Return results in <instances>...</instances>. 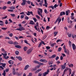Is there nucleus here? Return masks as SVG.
I'll use <instances>...</instances> for the list:
<instances>
[{"instance_id":"nucleus-61","label":"nucleus","mask_w":76,"mask_h":76,"mask_svg":"<svg viewBox=\"0 0 76 76\" xmlns=\"http://www.w3.org/2000/svg\"><path fill=\"white\" fill-rule=\"evenodd\" d=\"M9 69H5V71L6 72H9Z\"/></svg>"},{"instance_id":"nucleus-27","label":"nucleus","mask_w":76,"mask_h":76,"mask_svg":"<svg viewBox=\"0 0 76 76\" xmlns=\"http://www.w3.org/2000/svg\"><path fill=\"white\" fill-rule=\"evenodd\" d=\"M19 52L18 51H15V54H16V55H19Z\"/></svg>"},{"instance_id":"nucleus-19","label":"nucleus","mask_w":76,"mask_h":76,"mask_svg":"<svg viewBox=\"0 0 76 76\" xmlns=\"http://www.w3.org/2000/svg\"><path fill=\"white\" fill-rule=\"evenodd\" d=\"M69 13H70V10H68L66 12V15L68 16L69 15Z\"/></svg>"},{"instance_id":"nucleus-32","label":"nucleus","mask_w":76,"mask_h":76,"mask_svg":"<svg viewBox=\"0 0 76 76\" xmlns=\"http://www.w3.org/2000/svg\"><path fill=\"white\" fill-rule=\"evenodd\" d=\"M39 64V65H41V66H42L44 65V64L40 62H39V64Z\"/></svg>"},{"instance_id":"nucleus-10","label":"nucleus","mask_w":76,"mask_h":76,"mask_svg":"<svg viewBox=\"0 0 76 76\" xmlns=\"http://www.w3.org/2000/svg\"><path fill=\"white\" fill-rule=\"evenodd\" d=\"M37 26H39V25L38 24V23L37 22L36 23V25L34 26V28H35L36 30H37V31L38 29V28H37Z\"/></svg>"},{"instance_id":"nucleus-8","label":"nucleus","mask_w":76,"mask_h":76,"mask_svg":"<svg viewBox=\"0 0 76 76\" xmlns=\"http://www.w3.org/2000/svg\"><path fill=\"white\" fill-rule=\"evenodd\" d=\"M16 58L18 59L20 61H22V58L20 56H17L16 57Z\"/></svg>"},{"instance_id":"nucleus-31","label":"nucleus","mask_w":76,"mask_h":76,"mask_svg":"<svg viewBox=\"0 0 76 76\" xmlns=\"http://www.w3.org/2000/svg\"><path fill=\"white\" fill-rule=\"evenodd\" d=\"M10 15L12 17H15V14H10Z\"/></svg>"},{"instance_id":"nucleus-37","label":"nucleus","mask_w":76,"mask_h":76,"mask_svg":"<svg viewBox=\"0 0 76 76\" xmlns=\"http://www.w3.org/2000/svg\"><path fill=\"white\" fill-rule=\"evenodd\" d=\"M46 48L47 50H49V49H50V47L49 46H47L46 47Z\"/></svg>"},{"instance_id":"nucleus-2","label":"nucleus","mask_w":76,"mask_h":76,"mask_svg":"<svg viewBox=\"0 0 76 76\" xmlns=\"http://www.w3.org/2000/svg\"><path fill=\"white\" fill-rule=\"evenodd\" d=\"M32 50H33V49L32 48L29 49L26 51L27 54H30L31 53V52H32Z\"/></svg>"},{"instance_id":"nucleus-35","label":"nucleus","mask_w":76,"mask_h":76,"mask_svg":"<svg viewBox=\"0 0 76 76\" xmlns=\"http://www.w3.org/2000/svg\"><path fill=\"white\" fill-rule=\"evenodd\" d=\"M8 12H13V10H8Z\"/></svg>"},{"instance_id":"nucleus-38","label":"nucleus","mask_w":76,"mask_h":76,"mask_svg":"<svg viewBox=\"0 0 76 76\" xmlns=\"http://www.w3.org/2000/svg\"><path fill=\"white\" fill-rule=\"evenodd\" d=\"M46 38H47V35H45L43 38H42L43 40H44V39H45Z\"/></svg>"},{"instance_id":"nucleus-5","label":"nucleus","mask_w":76,"mask_h":76,"mask_svg":"<svg viewBox=\"0 0 76 76\" xmlns=\"http://www.w3.org/2000/svg\"><path fill=\"white\" fill-rule=\"evenodd\" d=\"M45 4H43V6H45L46 7H47V0H44Z\"/></svg>"},{"instance_id":"nucleus-12","label":"nucleus","mask_w":76,"mask_h":76,"mask_svg":"<svg viewBox=\"0 0 76 76\" xmlns=\"http://www.w3.org/2000/svg\"><path fill=\"white\" fill-rule=\"evenodd\" d=\"M66 13L64 12H61L60 14V15L61 16H63V15H65Z\"/></svg>"},{"instance_id":"nucleus-23","label":"nucleus","mask_w":76,"mask_h":76,"mask_svg":"<svg viewBox=\"0 0 76 76\" xmlns=\"http://www.w3.org/2000/svg\"><path fill=\"white\" fill-rule=\"evenodd\" d=\"M1 65L2 67H5V66H6V64L5 63H2Z\"/></svg>"},{"instance_id":"nucleus-51","label":"nucleus","mask_w":76,"mask_h":76,"mask_svg":"<svg viewBox=\"0 0 76 76\" xmlns=\"http://www.w3.org/2000/svg\"><path fill=\"white\" fill-rule=\"evenodd\" d=\"M69 44L70 46V45H72V42H71V41H69Z\"/></svg>"},{"instance_id":"nucleus-33","label":"nucleus","mask_w":76,"mask_h":76,"mask_svg":"<svg viewBox=\"0 0 76 76\" xmlns=\"http://www.w3.org/2000/svg\"><path fill=\"white\" fill-rule=\"evenodd\" d=\"M62 49V48H61V47L59 48H58V51L59 52H60V51H61V50Z\"/></svg>"},{"instance_id":"nucleus-46","label":"nucleus","mask_w":76,"mask_h":76,"mask_svg":"<svg viewBox=\"0 0 76 76\" xmlns=\"http://www.w3.org/2000/svg\"><path fill=\"white\" fill-rule=\"evenodd\" d=\"M54 8H55V9H56V7H58V5H57V4H55L54 5Z\"/></svg>"},{"instance_id":"nucleus-18","label":"nucleus","mask_w":76,"mask_h":76,"mask_svg":"<svg viewBox=\"0 0 76 76\" xmlns=\"http://www.w3.org/2000/svg\"><path fill=\"white\" fill-rule=\"evenodd\" d=\"M33 63H35V64H38L39 63V62L37 60H34L33 61Z\"/></svg>"},{"instance_id":"nucleus-59","label":"nucleus","mask_w":76,"mask_h":76,"mask_svg":"<svg viewBox=\"0 0 76 76\" xmlns=\"http://www.w3.org/2000/svg\"><path fill=\"white\" fill-rule=\"evenodd\" d=\"M16 74L18 75V76H20V74L18 72H16Z\"/></svg>"},{"instance_id":"nucleus-49","label":"nucleus","mask_w":76,"mask_h":76,"mask_svg":"<svg viewBox=\"0 0 76 76\" xmlns=\"http://www.w3.org/2000/svg\"><path fill=\"white\" fill-rule=\"evenodd\" d=\"M7 18V16H5V17H2V19H6V18Z\"/></svg>"},{"instance_id":"nucleus-3","label":"nucleus","mask_w":76,"mask_h":76,"mask_svg":"<svg viewBox=\"0 0 76 76\" xmlns=\"http://www.w3.org/2000/svg\"><path fill=\"white\" fill-rule=\"evenodd\" d=\"M1 54L2 55H3V56H4V58L5 59H7V58H9V56H7V57H6V56H7V53L3 54L2 53Z\"/></svg>"},{"instance_id":"nucleus-55","label":"nucleus","mask_w":76,"mask_h":76,"mask_svg":"<svg viewBox=\"0 0 76 76\" xmlns=\"http://www.w3.org/2000/svg\"><path fill=\"white\" fill-rule=\"evenodd\" d=\"M60 41L61 42V40H60V39H58V40H57L56 41V42L57 43L58 42H60Z\"/></svg>"},{"instance_id":"nucleus-44","label":"nucleus","mask_w":76,"mask_h":76,"mask_svg":"<svg viewBox=\"0 0 76 76\" xmlns=\"http://www.w3.org/2000/svg\"><path fill=\"white\" fill-rule=\"evenodd\" d=\"M68 66H69V67H73V65L72 64H71L70 65L69 64Z\"/></svg>"},{"instance_id":"nucleus-34","label":"nucleus","mask_w":76,"mask_h":76,"mask_svg":"<svg viewBox=\"0 0 76 76\" xmlns=\"http://www.w3.org/2000/svg\"><path fill=\"white\" fill-rule=\"evenodd\" d=\"M42 73L40 72L38 73V76H42Z\"/></svg>"},{"instance_id":"nucleus-11","label":"nucleus","mask_w":76,"mask_h":76,"mask_svg":"<svg viewBox=\"0 0 76 76\" xmlns=\"http://www.w3.org/2000/svg\"><path fill=\"white\" fill-rule=\"evenodd\" d=\"M8 63L11 65H12V64H13V61L12 60H10L9 61H8Z\"/></svg>"},{"instance_id":"nucleus-54","label":"nucleus","mask_w":76,"mask_h":76,"mask_svg":"<svg viewBox=\"0 0 76 76\" xmlns=\"http://www.w3.org/2000/svg\"><path fill=\"white\" fill-rule=\"evenodd\" d=\"M7 7H6V6H4V7H3L2 9H3V10H5L6 9Z\"/></svg>"},{"instance_id":"nucleus-24","label":"nucleus","mask_w":76,"mask_h":76,"mask_svg":"<svg viewBox=\"0 0 76 76\" xmlns=\"http://www.w3.org/2000/svg\"><path fill=\"white\" fill-rule=\"evenodd\" d=\"M69 69V68H67V67H66L65 69V70L64 71V72H67Z\"/></svg>"},{"instance_id":"nucleus-1","label":"nucleus","mask_w":76,"mask_h":76,"mask_svg":"<svg viewBox=\"0 0 76 76\" xmlns=\"http://www.w3.org/2000/svg\"><path fill=\"white\" fill-rule=\"evenodd\" d=\"M63 48L64 50V52L65 53H66L67 54H69V51L68 50H66V46L64 45L63 46Z\"/></svg>"},{"instance_id":"nucleus-48","label":"nucleus","mask_w":76,"mask_h":76,"mask_svg":"<svg viewBox=\"0 0 76 76\" xmlns=\"http://www.w3.org/2000/svg\"><path fill=\"white\" fill-rule=\"evenodd\" d=\"M14 45H18V42H14Z\"/></svg>"},{"instance_id":"nucleus-26","label":"nucleus","mask_w":76,"mask_h":76,"mask_svg":"<svg viewBox=\"0 0 76 76\" xmlns=\"http://www.w3.org/2000/svg\"><path fill=\"white\" fill-rule=\"evenodd\" d=\"M24 42L25 43H26V44H28V45H29V46H31V45L29 43H28V41L27 40H25Z\"/></svg>"},{"instance_id":"nucleus-15","label":"nucleus","mask_w":76,"mask_h":76,"mask_svg":"<svg viewBox=\"0 0 76 76\" xmlns=\"http://www.w3.org/2000/svg\"><path fill=\"white\" fill-rule=\"evenodd\" d=\"M12 73L13 75H15L16 74V71H15V69L14 68H13V69Z\"/></svg>"},{"instance_id":"nucleus-20","label":"nucleus","mask_w":76,"mask_h":76,"mask_svg":"<svg viewBox=\"0 0 76 76\" xmlns=\"http://www.w3.org/2000/svg\"><path fill=\"white\" fill-rule=\"evenodd\" d=\"M29 24H31V25H35L34 22V21H33L32 20L30 21V22L29 23Z\"/></svg>"},{"instance_id":"nucleus-52","label":"nucleus","mask_w":76,"mask_h":76,"mask_svg":"<svg viewBox=\"0 0 76 76\" xmlns=\"http://www.w3.org/2000/svg\"><path fill=\"white\" fill-rule=\"evenodd\" d=\"M57 34H58V32H55L54 33V34L55 35H57Z\"/></svg>"},{"instance_id":"nucleus-41","label":"nucleus","mask_w":76,"mask_h":76,"mask_svg":"<svg viewBox=\"0 0 76 76\" xmlns=\"http://www.w3.org/2000/svg\"><path fill=\"white\" fill-rule=\"evenodd\" d=\"M39 72V71H38V69L35 72V74H37V73H38Z\"/></svg>"},{"instance_id":"nucleus-7","label":"nucleus","mask_w":76,"mask_h":76,"mask_svg":"<svg viewBox=\"0 0 76 76\" xmlns=\"http://www.w3.org/2000/svg\"><path fill=\"white\" fill-rule=\"evenodd\" d=\"M40 61L43 63H47V61L46 60L44 59H40Z\"/></svg>"},{"instance_id":"nucleus-9","label":"nucleus","mask_w":76,"mask_h":76,"mask_svg":"<svg viewBox=\"0 0 76 76\" xmlns=\"http://www.w3.org/2000/svg\"><path fill=\"white\" fill-rule=\"evenodd\" d=\"M22 1H23V2L21 4V5H22V6H24L26 2L27 1L26 0H23Z\"/></svg>"},{"instance_id":"nucleus-29","label":"nucleus","mask_w":76,"mask_h":76,"mask_svg":"<svg viewBox=\"0 0 76 76\" xmlns=\"http://www.w3.org/2000/svg\"><path fill=\"white\" fill-rule=\"evenodd\" d=\"M9 35L10 37H13V33L9 34Z\"/></svg>"},{"instance_id":"nucleus-30","label":"nucleus","mask_w":76,"mask_h":76,"mask_svg":"<svg viewBox=\"0 0 76 76\" xmlns=\"http://www.w3.org/2000/svg\"><path fill=\"white\" fill-rule=\"evenodd\" d=\"M61 67H62V69H64L66 67V66L64 65H61Z\"/></svg>"},{"instance_id":"nucleus-36","label":"nucleus","mask_w":76,"mask_h":76,"mask_svg":"<svg viewBox=\"0 0 76 76\" xmlns=\"http://www.w3.org/2000/svg\"><path fill=\"white\" fill-rule=\"evenodd\" d=\"M56 55H53L51 57V58H54V57H56Z\"/></svg>"},{"instance_id":"nucleus-13","label":"nucleus","mask_w":76,"mask_h":76,"mask_svg":"<svg viewBox=\"0 0 76 76\" xmlns=\"http://www.w3.org/2000/svg\"><path fill=\"white\" fill-rule=\"evenodd\" d=\"M72 48L73 50H76V46L74 44H72Z\"/></svg>"},{"instance_id":"nucleus-42","label":"nucleus","mask_w":76,"mask_h":76,"mask_svg":"<svg viewBox=\"0 0 76 76\" xmlns=\"http://www.w3.org/2000/svg\"><path fill=\"white\" fill-rule=\"evenodd\" d=\"M7 28H2L1 29H2L3 30H6L7 29Z\"/></svg>"},{"instance_id":"nucleus-64","label":"nucleus","mask_w":76,"mask_h":76,"mask_svg":"<svg viewBox=\"0 0 76 76\" xmlns=\"http://www.w3.org/2000/svg\"><path fill=\"white\" fill-rule=\"evenodd\" d=\"M41 44H42V42H40L39 44V46H38V47H40V46L41 45Z\"/></svg>"},{"instance_id":"nucleus-6","label":"nucleus","mask_w":76,"mask_h":76,"mask_svg":"<svg viewBox=\"0 0 76 76\" xmlns=\"http://www.w3.org/2000/svg\"><path fill=\"white\" fill-rule=\"evenodd\" d=\"M26 13H27V15L29 16V15H30V14H31L32 16H34V14L32 13V12L31 11V12H29V11L27 12V13L26 12Z\"/></svg>"},{"instance_id":"nucleus-39","label":"nucleus","mask_w":76,"mask_h":76,"mask_svg":"<svg viewBox=\"0 0 76 76\" xmlns=\"http://www.w3.org/2000/svg\"><path fill=\"white\" fill-rule=\"evenodd\" d=\"M25 19L26 20H28L29 19V18L27 16H26L25 17Z\"/></svg>"},{"instance_id":"nucleus-53","label":"nucleus","mask_w":76,"mask_h":76,"mask_svg":"<svg viewBox=\"0 0 76 76\" xmlns=\"http://www.w3.org/2000/svg\"><path fill=\"white\" fill-rule=\"evenodd\" d=\"M50 8H51L53 10H54V6H50Z\"/></svg>"},{"instance_id":"nucleus-57","label":"nucleus","mask_w":76,"mask_h":76,"mask_svg":"<svg viewBox=\"0 0 76 76\" xmlns=\"http://www.w3.org/2000/svg\"><path fill=\"white\" fill-rule=\"evenodd\" d=\"M5 39H10V38H9V37H5Z\"/></svg>"},{"instance_id":"nucleus-63","label":"nucleus","mask_w":76,"mask_h":76,"mask_svg":"<svg viewBox=\"0 0 76 76\" xmlns=\"http://www.w3.org/2000/svg\"><path fill=\"white\" fill-rule=\"evenodd\" d=\"M44 11L45 13H46V14L48 13V12H47V10H45Z\"/></svg>"},{"instance_id":"nucleus-40","label":"nucleus","mask_w":76,"mask_h":76,"mask_svg":"<svg viewBox=\"0 0 76 76\" xmlns=\"http://www.w3.org/2000/svg\"><path fill=\"white\" fill-rule=\"evenodd\" d=\"M10 9H12L13 10L15 9V7H11L10 8Z\"/></svg>"},{"instance_id":"nucleus-14","label":"nucleus","mask_w":76,"mask_h":76,"mask_svg":"<svg viewBox=\"0 0 76 76\" xmlns=\"http://www.w3.org/2000/svg\"><path fill=\"white\" fill-rule=\"evenodd\" d=\"M15 47L19 49L21 48H22V47L19 45H16L15 46Z\"/></svg>"},{"instance_id":"nucleus-16","label":"nucleus","mask_w":76,"mask_h":76,"mask_svg":"<svg viewBox=\"0 0 76 76\" xmlns=\"http://www.w3.org/2000/svg\"><path fill=\"white\" fill-rule=\"evenodd\" d=\"M29 67V65H27L24 68V70H27L28 69V67Z\"/></svg>"},{"instance_id":"nucleus-62","label":"nucleus","mask_w":76,"mask_h":76,"mask_svg":"<svg viewBox=\"0 0 76 76\" xmlns=\"http://www.w3.org/2000/svg\"><path fill=\"white\" fill-rule=\"evenodd\" d=\"M56 44V43H54V44H51V46L52 47H54V45Z\"/></svg>"},{"instance_id":"nucleus-45","label":"nucleus","mask_w":76,"mask_h":76,"mask_svg":"<svg viewBox=\"0 0 76 76\" xmlns=\"http://www.w3.org/2000/svg\"><path fill=\"white\" fill-rule=\"evenodd\" d=\"M37 68H34V69H32L31 70L32 71H35V70H37Z\"/></svg>"},{"instance_id":"nucleus-25","label":"nucleus","mask_w":76,"mask_h":76,"mask_svg":"<svg viewBox=\"0 0 76 76\" xmlns=\"http://www.w3.org/2000/svg\"><path fill=\"white\" fill-rule=\"evenodd\" d=\"M8 43L10 44H13V42L12 41H10L8 42Z\"/></svg>"},{"instance_id":"nucleus-60","label":"nucleus","mask_w":76,"mask_h":76,"mask_svg":"<svg viewBox=\"0 0 76 76\" xmlns=\"http://www.w3.org/2000/svg\"><path fill=\"white\" fill-rule=\"evenodd\" d=\"M40 67V65H37V66H36V69H39V68Z\"/></svg>"},{"instance_id":"nucleus-28","label":"nucleus","mask_w":76,"mask_h":76,"mask_svg":"<svg viewBox=\"0 0 76 76\" xmlns=\"http://www.w3.org/2000/svg\"><path fill=\"white\" fill-rule=\"evenodd\" d=\"M2 75H3L4 76H6V72L4 70V72L2 74Z\"/></svg>"},{"instance_id":"nucleus-17","label":"nucleus","mask_w":76,"mask_h":76,"mask_svg":"<svg viewBox=\"0 0 76 76\" xmlns=\"http://www.w3.org/2000/svg\"><path fill=\"white\" fill-rule=\"evenodd\" d=\"M28 47H26V46L24 47L23 48V49L24 51H26L27 50H28Z\"/></svg>"},{"instance_id":"nucleus-21","label":"nucleus","mask_w":76,"mask_h":76,"mask_svg":"<svg viewBox=\"0 0 76 76\" xmlns=\"http://www.w3.org/2000/svg\"><path fill=\"white\" fill-rule=\"evenodd\" d=\"M38 15H39L41 16L42 18H43V17H42V15L41 14V12H39V11H38Z\"/></svg>"},{"instance_id":"nucleus-22","label":"nucleus","mask_w":76,"mask_h":76,"mask_svg":"<svg viewBox=\"0 0 76 76\" xmlns=\"http://www.w3.org/2000/svg\"><path fill=\"white\" fill-rule=\"evenodd\" d=\"M48 73H47L46 72H45L43 73V75L42 76H47V75H48Z\"/></svg>"},{"instance_id":"nucleus-47","label":"nucleus","mask_w":76,"mask_h":76,"mask_svg":"<svg viewBox=\"0 0 76 76\" xmlns=\"http://www.w3.org/2000/svg\"><path fill=\"white\" fill-rule=\"evenodd\" d=\"M68 37H71V35H72V34L68 33Z\"/></svg>"},{"instance_id":"nucleus-43","label":"nucleus","mask_w":76,"mask_h":76,"mask_svg":"<svg viewBox=\"0 0 76 76\" xmlns=\"http://www.w3.org/2000/svg\"><path fill=\"white\" fill-rule=\"evenodd\" d=\"M36 18H37V19H40V17H39V16L37 15H36Z\"/></svg>"},{"instance_id":"nucleus-50","label":"nucleus","mask_w":76,"mask_h":76,"mask_svg":"<svg viewBox=\"0 0 76 76\" xmlns=\"http://www.w3.org/2000/svg\"><path fill=\"white\" fill-rule=\"evenodd\" d=\"M38 9L39 10H40L41 13H42V10L40 8H39Z\"/></svg>"},{"instance_id":"nucleus-56","label":"nucleus","mask_w":76,"mask_h":76,"mask_svg":"<svg viewBox=\"0 0 76 76\" xmlns=\"http://www.w3.org/2000/svg\"><path fill=\"white\" fill-rule=\"evenodd\" d=\"M50 28V26H48L46 27V29H49Z\"/></svg>"},{"instance_id":"nucleus-58","label":"nucleus","mask_w":76,"mask_h":76,"mask_svg":"<svg viewBox=\"0 0 76 76\" xmlns=\"http://www.w3.org/2000/svg\"><path fill=\"white\" fill-rule=\"evenodd\" d=\"M33 20H34V22H36V21H37V19H36V18H33Z\"/></svg>"},{"instance_id":"nucleus-4","label":"nucleus","mask_w":76,"mask_h":76,"mask_svg":"<svg viewBox=\"0 0 76 76\" xmlns=\"http://www.w3.org/2000/svg\"><path fill=\"white\" fill-rule=\"evenodd\" d=\"M61 19L60 18H58L56 20V21L55 23H57V22L58 21V24H59V23H60V22H61Z\"/></svg>"}]
</instances>
